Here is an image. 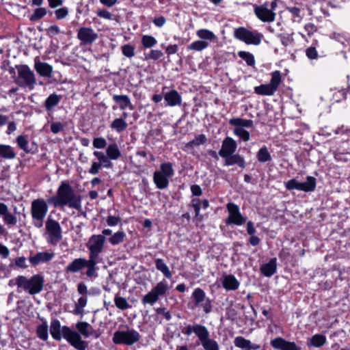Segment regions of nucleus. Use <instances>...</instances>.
Masks as SVG:
<instances>
[{"label": "nucleus", "mask_w": 350, "mask_h": 350, "mask_svg": "<svg viewBox=\"0 0 350 350\" xmlns=\"http://www.w3.org/2000/svg\"><path fill=\"white\" fill-rule=\"evenodd\" d=\"M50 333L53 339L60 340L64 337L67 342L77 350H85L88 342L81 339L80 334L68 326L61 327L59 320L53 319L50 325Z\"/></svg>", "instance_id": "f257e3e1"}, {"label": "nucleus", "mask_w": 350, "mask_h": 350, "mask_svg": "<svg viewBox=\"0 0 350 350\" xmlns=\"http://www.w3.org/2000/svg\"><path fill=\"white\" fill-rule=\"evenodd\" d=\"M51 202L56 207L68 206L76 210H79L81 208V197L76 195L67 181L61 182L56 196L51 199Z\"/></svg>", "instance_id": "f03ea898"}, {"label": "nucleus", "mask_w": 350, "mask_h": 350, "mask_svg": "<svg viewBox=\"0 0 350 350\" xmlns=\"http://www.w3.org/2000/svg\"><path fill=\"white\" fill-rule=\"evenodd\" d=\"M18 292L21 291L33 295L40 293L44 284V277L40 274L33 275L30 278L24 275H18L15 279Z\"/></svg>", "instance_id": "7ed1b4c3"}, {"label": "nucleus", "mask_w": 350, "mask_h": 350, "mask_svg": "<svg viewBox=\"0 0 350 350\" xmlns=\"http://www.w3.org/2000/svg\"><path fill=\"white\" fill-rule=\"evenodd\" d=\"M49 211V206L43 198H37L31 203L30 214L31 224L36 228L43 227L44 220Z\"/></svg>", "instance_id": "20e7f679"}, {"label": "nucleus", "mask_w": 350, "mask_h": 350, "mask_svg": "<svg viewBox=\"0 0 350 350\" xmlns=\"http://www.w3.org/2000/svg\"><path fill=\"white\" fill-rule=\"evenodd\" d=\"M98 261H93L91 258L88 260L83 258H78L73 260L66 267L65 271L67 273H77L86 267L87 271L85 275L87 277L96 278L98 276L97 270L98 268L96 265Z\"/></svg>", "instance_id": "39448f33"}, {"label": "nucleus", "mask_w": 350, "mask_h": 350, "mask_svg": "<svg viewBox=\"0 0 350 350\" xmlns=\"http://www.w3.org/2000/svg\"><path fill=\"white\" fill-rule=\"evenodd\" d=\"M173 165L170 162L161 164L159 170L154 172L153 181L156 187L159 189H166L170 183V179L174 176Z\"/></svg>", "instance_id": "423d86ee"}, {"label": "nucleus", "mask_w": 350, "mask_h": 350, "mask_svg": "<svg viewBox=\"0 0 350 350\" xmlns=\"http://www.w3.org/2000/svg\"><path fill=\"white\" fill-rule=\"evenodd\" d=\"M139 340L140 334L139 332L127 325L125 326V329L115 332L112 338L114 344L127 346H131Z\"/></svg>", "instance_id": "0eeeda50"}, {"label": "nucleus", "mask_w": 350, "mask_h": 350, "mask_svg": "<svg viewBox=\"0 0 350 350\" xmlns=\"http://www.w3.org/2000/svg\"><path fill=\"white\" fill-rule=\"evenodd\" d=\"M229 124L234 126L233 133L235 136L238 137L243 142H247L250 140V134L246 129L253 127V120L241 118H234L230 119Z\"/></svg>", "instance_id": "6e6552de"}, {"label": "nucleus", "mask_w": 350, "mask_h": 350, "mask_svg": "<svg viewBox=\"0 0 350 350\" xmlns=\"http://www.w3.org/2000/svg\"><path fill=\"white\" fill-rule=\"evenodd\" d=\"M18 77L16 83L21 86L27 88L29 90L34 89L36 84L35 74L27 65H20L16 67Z\"/></svg>", "instance_id": "1a4fd4ad"}, {"label": "nucleus", "mask_w": 350, "mask_h": 350, "mask_svg": "<svg viewBox=\"0 0 350 350\" xmlns=\"http://www.w3.org/2000/svg\"><path fill=\"white\" fill-rule=\"evenodd\" d=\"M169 290V285L165 280H163L158 282L150 292L145 295L142 299L144 304H154L161 297L164 296Z\"/></svg>", "instance_id": "9d476101"}, {"label": "nucleus", "mask_w": 350, "mask_h": 350, "mask_svg": "<svg viewBox=\"0 0 350 350\" xmlns=\"http://www.w3.org/2000/svg\"><path fill=\"white\" fill-rule=\"evenodd\" d=\"M235 38L247 44L259 45L261 43L263 35L257 31H250L245 27H239L234 30Z\"/></svg>", "instance_id": "9b49d317"}, {"label": "nucleus", "mask_w": 350, "mask_h": 350, "mask_svg": "<svg viewBox=\"0 0 350 350\" xmlns=\"http://www.w3.org/2000/svg\"><path fill=\"white\" fill-rule=\"evenodd\" d=\"M46 241L50 245H56L62 239V228L58 221L49 218L45 223Z\"/></svg>", "instance_id": "f8f14e48"}, {"label": "nucleus", "mask_w": 350, "mask_h": 350, "mask_svg": "<svg viewBox=\"0 0 350 350\" xmlns=\"http://www.w3.org/2000/svg\"><path fill=\"white\" fill-rule=\"evenodd\" d=\"M282 82L281 73L275 70L271 73V79L269 83L256 86L254 92L259 95L271 96L277 91Z\"/></svg>", "instance_id": "ddd939ff"}, {"label": "nucleus", "mask_w": 350, "mask_h": 350, "mask_svg": "<svg viewBox=\"0 0 350 350\" xmlns=\"http://www.w3.org/2000/svg\"><path fill=\"white\" fill-rule=\"evenodd\" d=\"M105 243L103 235L94 234L90 238L87 246L90 251L89 258L93 261H97L98 255L103 251Z\"/></svg>", "instance_id": "4468645a"}, {"label": "nucleus", "mask_w": 350, "mask_h": 350, "mask_svg": "<svg viewBox=\"0 0 350 350\" xmlns=\"http://www.w3.org/2000/svg\"><path fill=\"white\" fill-rule=\"evenodd\" d=\"M226 208L228 213V216L226 219V224L241 226L245 223L246 217L242 215L238 205L229 202L226 204Z\"/></svg>", "instance_id": "2eb2a0df"}, {"label": "nucleus", "mask_w": 350, "mask_h": 350, "mask_svg": "<svg viewBox=\"0 0 350 350\" xmlns=\"http://www.w3.org/2000/svg\"><path fill=\"white\" fill-rule=\"evenodd\" d=\"M192 298L194 301V306H201L206 314L212 310V303L210 298L206 296L205 292L200 288H196L193 293Z\"/></svg>", "instance_id": "dca6fc26"}, {"label": "nucleus", "mask_w": 350, "mask_h": 350, "mask_svg": "<svg viewBox=\"0 0 350 350\" xmlns=\"http://www.w3.org/2000/svg\"><path fill=\"white\" fill-rule=\"evenodd\" d=\"M275 3L272 2L271 3V9L267 8V4L256 6L254 8V12L256 16L263 22H273L275 20V14L273 12V10L275 8Z\"/></svg>", "instance_id": "f3484780"}, {"label": "nucleus", "mask_w": 350, "mask_h": 350, "mask_svg": "<svg viewBox=\"0 0 350 350\" xmlns=\"http://www.w3.org/2000/svg\"><path fill=\"white\" fill-rule=\"evenodd\" d=\"M77 38L83 44H91L98 38V34L91 27H83L77 31Z\"/></svg>", "instance_id": "a211bd4d"}, {"label": "nucleus", "mask_w": 350, "mask_h": 350, "mask_svg": "<svg viewBox=\"0 0 350 350\" xmlns=\"http://www.w3.org/2000/svg\"><path fill=\"white\" fill-rule=\"evenodd\" d=\"M271 345L273 348L280 350H301L295 342H291L282 337H277L271 340Z\"/></svg>", "instance_id": "6ab92c4d"}, {"label": "nucleus", "mask_w": 350, "mask_h": 350, "mask_svg": "<svg viewBox=\"0 0 350 350\" xmlns=\"http://www.w3.org/2000/svg\"><path fill=\"white\" fill-rule=\"evenodd\" d=\"M55 256L53 252H40L29 257V261L33 267H36L42 263H46L51 260Z\"/></svg>", "instance_id": "aec40b11"}, {"label": "nucleus", "mask_w": 350, "mask_h": 350, "mask_svg": "<svg viewBox=\"0 0 350 350\" xmlns=\"http://www.w3.org/2000/svg\"><path fill=\"white\" fill-rule=\"evenodd\" d=\"M237 148V144L236 141L230 137H226L222 142V145L219 154L223 158L232 154L235 152Z\"/></svg>", "instance_id": "412c9836"}, {"label": "nucleus", "mask_w": 350, "mask_h": 350, "mask_svg": "<svg viewBox=\"0 0 350 350\" xmlns=\"http://www.w3.org/2000/svg\"><path fill=\"white\" fill-rule=\"evenodd\" d=\"M0 217H2L4 224L8 226H14L18 222L17 217L10 213L8 206L3 202H0Z\"/></svg>", "instance_id": "4be33fe9"}, {"label": "nucleus", "mask_w": 350, "mask_h": 350, "mask_svg": "<svg viewBox=\"0 0 350 350\" xmlns=\"http://www.w3.org/2000/svg\"><path fill=\"white\" fill-rule=\"evenodd\" d=\"M16 142L18 146L23 150L25 153H34L36 151L37 147L33 142L31 146L29 145L28 136L25 135H20L16 139Z\"/></svg>", "instance_id": "5701e85b"}, {"label": "nucleus", "mask_w": 350, "mask_h": 350, "mask_svg": "<svg viewBox=\"0 0 350 350\" xmlns=\"http://www.w3.org/2000/svg\"><path fill=\"white\" fill-rule=\"evenodd\" d=\"M221 283L226 291H236L240 286V282L232 274H224L222 277Z\"/></svg>", "instance_id": "b1692460"}, {"label": "nucleus", "mask_w": 350, "mask_h": 350, "mask_svg": "<svg viewBox=\"0 0 350 350\" xmlns=\"http://www.w3.org/2000/svg\"><path fill=\"white\" fill-rule=\"evenodd\" d=\"M327 342L326 336L323 334H316L307 338L306 345L308 348H321Z\"/></svg>", "instance_id": "393cba45"}, {"label": "nucleus", "mask_w": 350, "mask_h": 350, "mask_svg": "<svg viewBox=\"0 0 350 350\" xmlns=\"http://www.w3.org/2000/svg\"><path fill=\"white\" fill-rule=\"evenodd\" d=\"M34 69L42 77H50L53 72V67L47 63L35 59Z\"/></svg>", "instance_id": "a878e982"}, {"label": "nucleus", "mask_w": 350, "mask_h": 350, "mask_svg": "<svg viewBox=\"0 0 350 350\" xmlns=\"http://www.w3.org/2000/svg\"><path fill=\"white\" fill-rule=\"evenodd\" d=\"M164 99L167 102V105L170 107L180 105L182 103L180 94L175 90H170L165 93Z\"/></svg>", "instance_id": "bb28decb"}, {"label": "nucleus", "mask_w": 350, "mask_h": 350, "mask_svg": "<svg viewBox=\"0 0 350 350\" xmlns=\"http://www.w3.org/2000/svg\"><path fill=\"white\" fill-rule=\"evenodd\" d=\"M113 100L118 105L119 108L121 110H124L126 109L133 110L134 109V107L131 103L129 97L126 95L114 94L113 96Z\"/></svg>", "instance_id": "cd10ccee"}, {"label": "nucleus", "mask_w": 350, "mask_h": 350, "mask_svg": "<svg viewBox=\"0 0 350 350\" xmlns=\"http://www.w3.org/2000/svg\"><path fill=\"white\" fill-rule=\"evenodd\" d=\"M277 269V259L271 258L267 263L263 264L260 267V271L266 277L273 275Z\"/></svg>", "instance_id": "c85d7f7f"}, {"label": "nucleus", "mask_w": 350, "mask_h": 350, "mask_svg": "<svg viewBox=\"0 0 350 350\" xmlns=\"http://www.w3.org/2000/svg\"><path fill=\"white\" fill-rule=\"evenodd\" d=\"M223 158L225 159L226 165H232L237 164L240 167H245L244 159L238 154L233 153L232 154H228V156Z\"/></svg>", "instance_id": "c756f323"}, {"label": "nucleus", "mask_w": 350, "mask_h": 350, "mask_svg": "<svg viewBox=\"0 0 350 350\" xmlns=\"http://www.w3.org/2000/svg\"><path fill=\"white\" fill-rule=\"evenodd\" d=\"M62 96L57 94H50L44 103V107L47 111H51L55 107H56L60 102Z\"/></svg>", "instance_id": "7c9ffc66"}, {"label": "nucleus", "mask_w": 350, "mask_h": 350, "mask_svg": "<svg viewBox=\"0 0 350 350\" xmlns=\"http://www.w3.org/2000/svg\"><path fill=\"white\" fill-rule=\"evenodd\" d=\"M154 263L157 269L161 271L166 278L170 279L172 277V274L168 266L166 265V263L164 262L163 259L155 258Z\"/></svg>", "instance_id": "2f4dec72"}, {"label": "nucleus", "mask_w": 350, "mask_h": 350, "mask_svg": "<svg viewBox=\"0 0 350 350\" xmlns=\"http://www.w3.org/2000/svg\"><path fill=\"white\" fill-rule=\"evenodd\" d=\"M196 36L203 41H206L208 43L217 39L215 34L206 29H200L196 31Z\"/></svg>", "instance_id": "473e14b6"}, {"label": "nucleus", "mask_w": 350, "mask_h": 350, "mask_svg": "<svg viewBox=\"0 0 350 350\" xmlns=\"http://www.w3.org/2000/svg\"><path fill=\"white\" fill-rule=\"evenodd\" d=\"M317 185L316 178L308 176L305 182L301 183V191L312 192L315 190Z\"/></svg>", "instance_id": "72a5a7b5"}, {"label": "nucleus", "mask_w": 350, "mask_h": 350, "mask_svg": "<svg viewBox=\"0 0 350 350\" xmlns=\"http://www.w3.org/2000/svg\"><path fill=\"white\" fill-rule=\"evenodd\" d=\"M16 156L13 148L9 145L0 144V157L5 159H14Z\"/></svg>", "instance_id": "f704fd0d"}, {"label": "nucleus", "mask_w": 350, "mask_h": 350, "mask_svg": "<svg viewBox=\"0 0 350 350\" xmlns=\"http://www.w3.org/2000/svg\"><path fill=\"white\" fill-rule=\"evenodd\" d=\"M93 154L98 159V163L101 164L103 167H112L113 164L107 154H105L103 152L101 151H94Z\"/></svg>", "instance_id": "c9c22d12"}, {"label": "nucleus", "mask_w": 350, "mask_h": 350, "mask_svg": "<svg viewBox=\"0 0 350 350\" xmlns=\"http://www.w3.org/2000/svg\"><path fill=\"white\" fill-rule=\"evenodd\" d=\"M106 154L110 160H118L121 157V152L116 143L111 144L107 146Z\"/></svg>", "instance_id": "e433bc0d"}, {"label": "nucleus", "mask_w": 350, "mask_h": 350, "mask_svg": "<svg viewBox=\"0 0 350 350\" xmlns=\"http://www.w3.org/2000/svg\"><path fill=\"white\" fill-rule=\"evenodd\" d=\"M198 338L200 342L205 340L209 337V332L208 329L200 324H196V329L194 333Z\"/></svg>", "instance_id": "4c0bfd02"}, {"label": "nucleus", "mask_w": 350, "mask_h": 350, "mask_svg": "<svg viewBox=\"0 0 350 350\" xmlns=\"http://www.w3.org/2000/svg\"><path fill=\"white\" fill-rule=\"evenodd\" d=\"M257 159L260 163H265L271 161L272 158L268 148L264 146L259 149L256 154Z\"/></svg>", "instance_id": "58836bf2"}, {"label": "nucleus", "mask_w": 350, "mask_h": 350, "mask_svg": "<svg viewBox=\"0 0 350 350\" xmlns=\"http://www.w3.org/2000/svg\"><path fill=\"white\" fill-rule=\"evenodd\" d=\"M110 126L113 130H115L118 133H120L127 128L128 124L124 118H116L111 123Z\"/></svg>", "instance_id": "ea45409f"}, {"label": "nucleus", "mask_w": 350, "mask_h": 350, "mask_svg": "<svg viewBox=\"0 0 350 350\" xmlns=\"http://www.w3.org/2000/svg\"><path fill=\"white\" fill-rule=\"evenodd\" d=\"M76 327L79 333L84 337L88 338L91 335L92 327L87 322H78L76 324Z\"/></svg>", "instance_id": "a19ab883"}, {"label": "nucleus", "mask_w": 350, "mask_h": 350, "mask_svg": "<svg viewBox=\"0 0 350 350\" xmlns=\"http://www.w3.org/2000/svg\"><path fill=\"white\" fill-rule=\"evenodd\" d=\"M125 237L126 234L123 231L119 230L111 234V236L108 239V241L111 245H116L122 243Z\"/></svg>", "instance_id": "79ce46f5"}, {"label": "nucleus", "mask_w": 350, "mask_h": 350, "mask_svg": "<svg viewBox=\"0 0 350 350\" xmlns=\"http://www.w3.org/2000/svg\"><path fill=\"white\" fill-rule=\"evenodd\" d=\"M209 45V43L202 40H196L191 42L187 46V49L196 51H202L206 49Z\"/></svg>", "instance_id": "37998d69"}, {"label": "nucleus", "mask_w": 350, "mask_h": 350, "mask_svg": "<svg viewBox=\"0 0 350 350\" xmlns=\"http://www.w3.org/2000/svg\"><path fill=\"white\" fill-rule=\"evenodd\" d=\"M36 334L37 336L42 340L45 341L48 339V324L46 321H44L37 327Z\"/></svg>", "instance_id": "c03bdc74"}, {"label": "nucleus", "mask_w": 350, "mask_h": 350, "mask_svg": "<svg viewBox=\"0 0 350 350\" xmlns=\"http://www.w3.org/2000/svg\"><path fill=\"white\" fill-rule=\"evenodd\" d=\"M238 55L240 58H241L246 62L247 66H254L255 59L252 53L247 51H241L238 52Z\"/></svg>", "instance_id": "a18cd8bd"}, {"label": "nucleus", "mask_w": 350, "mask_h": 350, "mask_svg": "<svg viewBox=\"0 0 350 350\" xmlns=\"http://www.w3.org/2000/svg\"><path fill=\"white\" fill-rule=\"evenodd\" d=\"M114 303L116 306L122 310H124L131 308V306L129 304L127 300L124 297L120 296H115Z\"/></svg>", "instance_id": "49530a36"}, {"label": "nucleus", "mask_w": 350, "mask_h": 350, "mask_svg": "<svg viewBox=\"0 0 350 350\" xmlns=\"http://www.w3.org/2000/svg\"><path fill=\"white\" fill-rule=\"evenodd\" d=\"M87 298L85 297H81L75 304L73 313L76 315H82L83 312V308L87 304Z\"/></svg>", "instance_id": "de8ad7c7"}, {"label": "nucleus", "mask_w": 350, "mask_h": 350, "mask_svg": "<svg viewBox=\"0 0 350 350\" xmlns=\"http://www.w3.org/2000/svg\"><path fill=\"white\" fill-rule=\"evenodd\" d=\"M250 342V340L245 338L243 336H237L234 340V344L235 347L245 350L249 349Z\"/></svg>", "instance_id": "09e8293b"}, {"label": "nucleus", "mask_w": 350, "mask_h": 350, "mask_svg": "<svg viewBox=\"0 0 350 350\" xmlns=\"http://www.w3.org/2000/svg\"><path fill=\"white\" fill-rule=\"evenodd\" d=\"M141 42L144 47L152 48L157 44V40L152 36L144 35L142 37Z\"/></svg>", "instance_id": "8fccbe9b"}, {"label": "nucleus", "mask_w": 350, "mask_h": 350, "mask_svg": "<svg viewBox=\"0 0 350 350\" xmlns=\"http://www.w3.org/2000/svg\"><path fill=\"white\" fill-rule=\"evenodd\" d=\"M206 140L207 139L205 135H198L195 137V138L193 140L189 142L187 144V147L193 148L194 146H198L201 144H204V143H206Z\"/></svg>", "instance_id": "3c124183"}, {"label": "nucleus", "mask_w": 350, "mask_h": 350, "mask_svg": "<svg viewBox=\"0 0 350 350\" xmlns=\"http://www.w3.org/2000/svg\"><path fill=\"white\" fill-rule=\"evenodd\" d=\"M204 350H219V347L217 341L209 337L201 342Z\"/></svg>", "instance_id": "603ef678"}, {"label": "nucleus", "mask_w": 350, "mask_h": 350, "mask_svg": "<svg viewBox=\"0 0 350 350\" xmlns=\"http://www.w3.org/2000/svg\"><path fill=\"white\" fill-rule=\"evenodd\" d=\"M163 55V53L161 51L152 49L149 51L148 53H144V60H158L161 58Z\"/></svg>", "instance_id": "864d4df0"}, {"label": "nucleus", "mask_w": 350, "mask_h": 350, "mask_svg": "<svg viewBox=\"0 0 350 350\" xmlns=\"http://www.w3.org/2000/svg\"><path fill=\"white\" fill-rule=\"evenodd\" d=\"M47 14V10L45 8H36L33 13L31 14L30 17V20L32 21H36L41 19L44 16H45Z\"/></svg>", "instance_id": "5fc2aeb1"}, {"label": "nucleus", "mask_w": 350, "mask_h": 350, "mask_svg": "<svg viewBox=\"0 0 350 350\" xmlns=\"http://www.w3.org/2000/svg\"><path fill=\"white\" fill-rule=\"evenodd\" d=\"M318 45V41L314 40L312 42L311 46L308 47L306 51V56L310 59H315L318 57V53L316 49L317 46Z\"/></svg>", "instance_id": "6e6d98bb"}, {"label": "nucleus", "mask_w": 350, "mask_h": 350, "mask_svg": "<svg viewBox=\"0 0 350 350\" xmlns=\"http://www.w3.org/2000/svg\"><path fill=\"white\" fill-rule=\"evenodd\" d=\"M285 187L287 190L296 189L301 191V182L296 178L291 179L284 183Z\"/></svg>", "instance_id": "4d7b16f0"}, {"label": "nucleus", "mask_w": 350, "mask_h": 350, "mask_svg": "<svg viewBox=\"0 0 350 350\" xmlns=\"http://www.w3.org/2000/svg\"><path fill=\"white\" fill-rule=\"evenodd\" d=\"M122 53L124 56L131 58L135 55V48L131 44H124L122 46Z\"/></svg>", "instance_id": "13d9d810"}, {"label": "nucleus", "mask_w": 350, "mask_h": 350, "mask_svg": "<svg viewBox=\"0 0 350 350\" xmlns=\"http://www.w3.org/2000/svg\"><path fill=\"white\" fill-rule=\"evenodd\" d=\"M279 38L282 44L285 46L290 45L293 41V34L281 33L279 35Z\"/></svg>", "instance_id": "bf43d9fd"}, {"label": "nucleus", "mask_w": 350, "mask_h": 350, "mask_svg": "<svg viewBox=\"0 0 350 350\" xmlns=\"http://www.w3.org/2000/svg\"><path fill=\"white\" fill-rule=\"evenodd\" d=\"M68 8L66 7H62L57 9L55 11V18L57 20H62L65 18L68 15Z\"/></svg>", "instance_id": "052dcab7"}, {"label": "nucleus", "mask_w": 350, "mask_h": 350, "mask_svg": "<svg viewBox=\"0 0 350 350\" xmlns=\"http://www.w3.org/2000/svg\"><path fill=\"white\" fill-rule=\"evenodd\" d=\"M92 144L95 148L102 149L106 146L107 141L103 137H96L94 139Z\"/></svg>", "instance_id": "680f3d73"}, {"label": "nucleus", "mask_w": 350, "mask_h": 350, "mask_svg": "<svg viewBox=\"0 0 350 350\" xmlns=\"http://www.w3.org/2000/svg\"><path fill=\"white\" fill-rule=\"evenodd\" d=\"M46 34L51 38L59 34L61 32L59 27L56 25H51L46 29Z\"/></svg>", "instance_id": "e2e57ef3"}, {"label": "nucleus", "mask_w": 350, "mask_h": 350, "mask_svg": "<svg viewBox=\"0 0 350 350\" xmlns=\"http://www.w3.org/2000/svg\"><path fill=\"white\" fill-rule=\"evenodd\" d=\"M121 218L120 217H116L112 215H108L106 219L107 224L109 226L113 227L116 226L120 222Z\"/></svg>", "instance_id": "0e129e2a"}, {"label": "nucleus", "mask_w": 350, "mask_h": 350, "mask_svg": "<svg viewBox=\"0 0 350 350\" xmlns=\"http://www.w3.org/2000/svg\"><path fill=\"white\" fill-rule=\"evenodd\" d=\"M334 133L337 135H345L347 137L346 140L350 138V129L345 128L344 126L334 130Z\"/></svg>", "instance_id": "69168bd1"}, {"label": "nucleus", "mask_w": 350, "mask_h": 350, "mask_svg": "<svg viewBox=\"0 0 350 350\" xmlns=\"http://www.w3.org/2000/svg\"><path fill=\"white\" fill-rule=\"evenodd\" d=\"M64 125L59 122H55L51 124V131L54 134H57L63 131Z\"/></svg>", "instance_id": "338daca9"}, {"label": "nucleus", "mask_w": 350, "mask_h": 350, "mask_svg": "<svg viewBox=\"0 0 350 350\" xmlns=\"http://www.w3.org/2000/svg\"><path fill=\"white\" fill-rule=\"evenodd\" d=\"M96 14L99 17L105 18V19L111 20L113 18L112 14L110 12H109L106 10H104V9L98 10L96 12Z\"/></svg>", "instance_id": "774afa93"}]
</instances>
